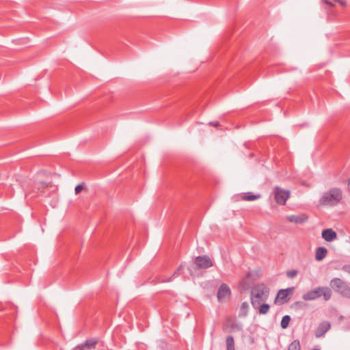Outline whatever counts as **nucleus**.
I'll use <instances>...</instances> for the list:
<instances>
[{
	"label": "nucleus",
	"mask_w": 350,
	"mask_h": 350,
	"mask_svg": "<svg viewBox=\"0 0 350 350\" xmlns=\"http://www.w3.org/2000/svg\"><path fill=\"white\" fill-rule=\"evenodd\" d=\"M293 288H288L286 289H281L278 293L277 298L284 301H288V296L293 291Z\"/></svg>",
	"instance_id": "f8f14e48"
},
{
	"label": "nucleus",
	"mask_w": 350,
	"mask_h": 350,
	"mask_svg": "<svg viewBox=\"0 0 350 350\" xmlns=\"http://www.w3.org/2000/svg\"><path fill=\"white\" fill-rule=\"evenodd\" d=\"M331 287L345 297L350 299V287L342 280L334 278L330 281Z\"/></svg>",
	"instance_id": "20e7f679"
},
{
	"label": "nucleus",
	"mask_w": 350,
	"mask_h": 350,
	"mask_svg": "<svg viewBox=\"0 0 350 350\" xmlns=\"http://www.w3.org/2000/svg\"><path fill=\"white\" fill-rule=\"evenodd\" d=\"M273 194L278 204L285 205L287 200L290 198L291 192L289 190L275 186L273 189Z\"/></svg>",
	"instance_id": "39448f33"
},
{
	"label": "nucleus",
	"mask_w": 350,
	"mask_h": 350,
	"mask_svg": "<svg viewBox=\"0 0 350 350\" xmlns=\"http://www.w3.org/2000/svg\"><path fill=\"white\" fill-rule=\"evenodd\" d=\"M269 295V288L263 284H258L254 286L251 290L250 299L253 307H256L260 304L265 302Z\"/></svg>",
	"instance_id": "f257e3e1"
},
{
	"label": "nucleus",
	"mask_w": 350,
	"mask_h": 350,
	"mask_svg": "<svg viewBox=\"0 0 350 350\" xmlns=\"http://www.w3.org/2000/svg\"><path fill=\"white\" fill-rule=\"evenodd\" d=\"M231 295V291L228 286L223 283L221 284L220 287L219 288V290L217 291V299L219 301H223L224 299H226L227 297H229Z\"/></svg>",
	"instance_id": "0eeeda50"
},
{
	"label": "nucleus",
	"mask_w": 350,
	"mask_h": 350,
	"mask_svg": "<svg viewBox=\"0 0 350 350\" xmlns=\"http://www.w3.org/2000/svg\"><path fill=\"white\" fill-rule=\"evenodd\" d=\"M82 189H83L82 185H77V186H76V187H75V193H76L77 194V193H80V192L81 191Z\"/></svg>",
	"instance_id": "5701e85b"
},
{
	"label": "nucleus",
	"mask_w": 350,
	"mask_h": 350,
	"mask_svg": "<svg viewBox=\"0 0 350 350\" xmlns=\"http://www.w3.org/2000/svg\"><path fill=\"white\" fill-rule=\"evenodd\" d=\"M253 308L254 309H258V312L260 314H265L269 312L270 306L268 304H265V303L262 302V303L260 304L258 306H257L256 307H253Z\"/></svg>",
	"instance_id": "dca6fc26"
},
{
	"label": "nucleus",
	"mask_w": 350,
	"mask_h": 350,
	"mask_svg": "<svg viewBox=\"0 0 350 350\" xmlns=\"http://www.w3.org/2000/svg\"><path fill=\"white\" fill-rule=\"evenodd\" d=\"M341 270L350 275V265H345L341 267Z\"/></svg>",
	"instance_id": "4be33fe9"
},
{
	"label": "nucleus",
	"mask_w": 350,
	"mask_h": 350,
	"mask_svg": "<svg viewBox=\"0 0 350 350\" xmlns=\"http://www.w3.org/2000/svg\"><path fill=\"white\" fill-rule=\"evenodd\" d=\"M312 350H319V349H312Z\"/></svg>",
	"instance_id": "cd10ccee"
},
{
	"label": "nucleus",
	"mask_w": 350,
	"mask_h": 350,
	"mask_svg": "<svg viewBox=\"0 0 350 350\" xmlns=\"http://www.w3.org/2000/svg\"><path fill=\"white\" fill-rule=\"evenodd\" d=\"M348 188L350 190V178L348 180Z\"/></svg>",
	"instance_id": "bb28decb"
},
{
	"label": "nucleus",
	"mask_w": 350,
	"mask_h": 350,
	"mask_svg": "<svg viewBox=\"0 0 350 350\" xmlns=\"http://www.w3.org/2000/svg\"><path fill=\"white\" fill-rule=\"evenodd\" d=\"M342 198V190L339 188L333 187L323 193L319 199V204L321 206H332L338 204Z\"/></svg>",
	"instance_id": "f03ea898"
},
{
	"label": "nucleus",
	"mask_w": 350,
	"mask_h": 350,
	"mask_svg": "<svg viewBox=\"0 0 350 350\" xmlns=\"http://www.w3.org/2000/svg\"><path fill=\"white\" fill-rule=\"evenodd\" d=\"M298 273V271L295 269L288 270L286 271V276L289 278H295Z\"/></svg>",
	"instance_id": "aec40b11"
},
{
	"label": "nucleus",
	"mask_w": 350,
	"mask_h": 350,
	"mask_svg": "<svg viewBox=\"0 0 350 350\" xmlns=\"http://www.w3.org/2000/svg\"><path fill=\"white\" fill-rule=\"evenodd\" d=\"M332 295V291L329 287L319 286L304 294L302 299L304 301H311L323 296L325 301H328Z\"/></svg>",
	"instance_id": "7ed1b4c3"
},
{
	"label": "nucleus",
	"mask_w": 350,
	"mask_h": 350,
	"mask_svg": "<svg viewBox=\"0 0 350 350\" xmlns=\"http://www.w3.org/2000/svg\"><path fill=\"white\" fill-rule=\"evenodd\" d=\"M247 308H248L247 303H246V302L242 303V304L241 306V312L243 313V315L246 314Z\"/></svg>",
	"instance_id": "412c9836"
},
{
	"label": "nucleus",
	"mask_w": 350,
	"mask_h": 350,
	"mask_svg": "<svg viewBox=\"0 0 350 350\" xmlns=\"http://www.w3.org/2000/svg\"><path fill=\"white\" fill-rule=\"evenodd\" d=\"M291 321V317L290 316L288 315H285L282 317V320H281V322H280V325L281 327L283 328V329H285L288 327L289 323Z\"/></svg>",
	"instance_id": "a211bd4d"
},
{
	"label": "nucleus",
	"mask_w": 350,
	"mask_h": 350,
	"mask_svg": "<svg viewBox=\"0 0 350 350\" xmlns=\"http://www.w3.org/2000/svg\"><path fill=\"white\" fill-rule=\"evenodd\" d=\"M183 267V265H180L179 267L177 269L176 271L174 272V275H176Z\"/></svg>",
	"instance_id": "a878e982"
},
{
	"label": "nucleus",
	"mask_w": 350,
	"mask_h": 350,
	"mask_svg": "<svg viewBox=\"0 0 350 350\" xmlns=\"http://www.w3.org/2000/svg\"><path fill=\"white\" fill-rule=\"evenodd\" d=\"M209 125L217 127L218 126H219V122H209Z\"/></svg>",
	"instance_id": "393cba45"
},
{
	"label": "nucleus",
	"mask_w": 350,
	"mask_h": 350,
	"mask_svg": "<svg viewBox=\"0 0 350 350\" xmlns=\"http://www.w3.org/2000/svg\"><path fill=\"white\" fill-rule=\"evenodd\" d=\"M79 350H83V349H81V347H80V349H79Z\"/></svg>",
	"instance_id": "c85d7f7f"
},
{
	"label": "nucleus",
	"mask_w": 350,
	"mask_h": 350,
	"mask_svg": "<svg viewBox=\"0 0 350 350\" xmlns=\"http://www.w3.org/2000/svg\"><path fill=\"white\" fill-rule=\"evenodd\" d=\"M288 350H301L299 341L295 340L288 346Z\"/></svg>",
	"instance_id": "6ab92c4d"
},
{
	"label": "nucleus",
	"mask_w": 350,
	"mask_h": 350,
	"mask_svg": "<svg viewBox=\"0 0 350 350\" xmlns=\"http://www.w3.org/2000/svg\"><path fill=\"white\" fill-rule=\"evenodd\" d=\"M322 237L326 241H332L337 237V234L335 231H334L332 228H327L323 230L322 232Z\"/></svg>",
	"instance_id": "9b49d317"
},
{
	"label": "nucleus",
	"mask_w": 350,
	"mask_h": 350,
	"mask_svg": "<svg viewBox=\"0 0 350 350\" xmlns=\"http://www.w3.org/2000/svg\"><path fill=\"white\" fill-rule=\"evenodd\" d=\"M226 349L227 350H235L234 348V340L232 336H228L226 340Z\"/></svg>",
	"instance_id": "f3484780"
},
{
	"label": "nucleus",
	"mask_w": 350,
	"mask_h": 350,
	"mask_svg": "<svg viewBox=\"0 0 350 350\" xmlns=\"http://www.w3.org/2000/svg\"><path fill=\"white\" fill-rule=\"evenodd\" d=\"M327 254V250L324 247H319L316 250L315 259L318 261L323 260Z\"/></svg>",
	"instance_id": "ddd939ff"
},
{
	"label": "nucleus",
	"mask_w": 350,
	"mask_h": 350,
	"mask_svg": "<svg viewBox=\"0 0 350 350\" xmlns=\"http://www.w3.org/2000/svg\"><path fill=\"white\" fill-rule=\"evenodd\" d=\"M287 219L292 223L297 224H301L306 222L308 219V217L306 214L302 213L300 215H292L287 216Z\"/></svg>",
	"instance_id": "1a4fd4ad"
},
{
	"label": "nucleus",
	"mask_w": 350,
	"mask_h": 350,
	"mask_svg": "<svg viewBox=\"0 0 350 350\" xmlns=\"http://www.w3.org/2000/svg\"><path fill=\"white\" fill-rule=\"evenodd\" d=\"M330 328V323L329 322L321 323L316 330L315 336L317 338L323 336Z\"/></svg>",
	"instance_id": "9d476101"
},
{
	"label": "nucleus",
	"mask_w": 350,
	"mask_h": 350,
	"mask_svg": "<svg viewBox=\"0 0 350 350\" xmlns=\"http://www.w3.org/2000/svg\"><path fill=\"white\" fill-rule=\"evenodd\" d=\"M260 197V194H254L252 192H247L243 193L242 200L245 201H253L259 199Z\"/></svg>",
	"instance_id": "2eb2a0df"
},
{
	"label": "nucleus",
	"mask_w": 350,
	"mask_h": 350,
	"mask_svg": "<svg viewBox=\"0 0 350 350\" xmlns=\"http://www.w3.org/2000/svg\"><path fill=\"white\" fill-rule=\"evenodd\" d=\"M99 342L98 338H92L87 339L83 343L81 344L79 347H81L83 350H94L96 349Z\"/></svg>",
	"instance_id": "6e6552de"
},
{
	"label": "nucleus",
	"mask_w": 350,
	"mask_h": 350,
	"mask_svg": "<svg viewBox=\"0 0 350 350\" xmlns=\"http://www.w3.org/2000/svg\"><path fill=\"white\" fill-rule=\"evenodd\" d=\"M336 2H338L342 6H345L346 5L345 0H334Z\"/></svg>",
	"instance_id": "b1692460"
},
{
	"label": "nucleus",
	"mask_w": 350,
	"mask_h": 350,
	"mask_svg": "<svg viewBox=\"0 0 350 350\" xmlns=\"http://www.w3.org/2000/svg\"><path fill=\"white\" fill-rule=\"evenodd\" d=\"M250 276V273H247L245 278L239 282V287L241 291H247L250 288V284L247 282V279H249Z\"/></svg>",
	"instance_id": "4468645a"
},
{
	"label": "nucleus",
	"mask_w": 350,
	"mask_h": 350,
	"mask_svg": "<svg viewBox=\"0 0 350 350\" xmlns=\"http://www.w3.org/2000/svg\"><path fill=\"white\" fill-rule=\"evenodd\" d=\"M197 269H208L213 267L211 259L206 255L198 256L194 260Z\"/></svg>",
	"instance_id": "423d86ee"
}]
</instances>
